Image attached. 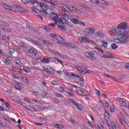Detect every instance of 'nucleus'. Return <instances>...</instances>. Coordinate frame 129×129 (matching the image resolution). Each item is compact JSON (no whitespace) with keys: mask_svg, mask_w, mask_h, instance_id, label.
<instances>
[{"mask_svg":"<svg viewBox=\"0 0 129 129\" xmlns=\"http://www.w3.org/2000/svg\"><path fill=\"white\" fill-rule=\"evenodd\" d=\"M42 62H43V63H46V64H47V63H49V59L43 58Z\"/></svg>","mask_w":129,"mask_h":129,"instance_id":"29","label":"nucleus"},{"mask_svg":"<svg viewBox=\"0 0 129 129\" xmlns=\"http://www.w3.org/2000/svg\"><path fill=\"white\" fill-rule=\"evenodd\" d=\"M70 20L72 22V23H73V24H75V25H78L79 24V21H78V19L76 18H72Z\"/></svg>","mask_w":129,"mask_h":129,"instance_id":"14","label":"nucleus"},{"mask_svg":"<svg viewBox=\"0 0 129 129\" xmlns=\"http://www.w3.org/2000/svg\"><path fill=\"white\" fill-rule=\"evenodd\" d=\"M20 45L22 47H27V44L23 41L20 42Z\"/></svg>","mask_w":129,"mask_h":129,"instance_id":"36","label":"nucleus"},{"mask_svg":"<svg viewBox=\"0 0 129 129\" xmlns=\"http://www.w3.org/2000/svg\"><path fill=\"white\" fill-rule=\"evenodd\" d=\"M14 88H15V89H16L17 90H22V88H21V87H19V86H14Z\"/></svg>","mask_w":129,"mask_h":129,"instance_id":"43","label":"nucleus"},{"mask_svg":"<svg viewBox=\"0 0 129 129\" xmlns=\"http://www.w3.org/2000/svg\"><path fill=\"white\" fill-rule=\"evenodd\" d=\"M111 48L113 50H115L116 48H117V45L115 44V43H113L111 44Z\"/></svg>","mask_w":129,"mask_h":129,"instance_id":"27","label":"nucleus"},{"mask_svg":"<svg viewBox=\"0 0 129 129\" xmlns=\"http://www.w3.org/2000/svg\"><path fill=\"white\" fill-rule=\"evenodd\" d=\"M9 51L10 52V55H13L14 53H15V49H14L13 48H10L9 49Z\"/></svg>","mask_w":129,"mask_h":129,"instance_id":"30","label":"nucleus"},{"mask_svg":"<svg viewBox=\"0 0 129 129\" xmlns=\"http://www.w3.org/2000/svg\"><path fill=\"white\" fill-rule=\"evenodd\" d=\"M40 12L41 13V14H44L45 17H47L48 14L47 13V11H46V10L41 11Z\"/></svg>","mask_w":129,"mask_h":129,"instance_id":"32","label":"nucleus"},{"mask_svg":"<svg viewBox=\"0 0 129 129\" xmlns=\"http://www.w3.org/2000/svg\"><path fill=\"white\" fill-rule=\"evenodd\" d=\"M92 4H96L97 0H89Z\"/></svg>","mask_w":129,"mask_h":129,"instance_id":"57","label":"nucleus"},{"mask_svg":"<svg viewBox=\"0 0 129 129\" xmlns=\"http://www.w3.org/2000/svg\"><path fill=\"white\" fill-rule=\"evenodd\" d=\"M26 28H27L29 30V31L33 30V28L31 27V26L29 24H26Z\"/></svg>","mask_w":129,"mask_h":129,"instance_id":"35","label":"nucleus"},{"mask_svg":"<svg viewBox=\"0 0 129 129\" xmlns=\"http://www.w3.org/2000/svg\"><path fill=\"white\" fill-rule=\"evenodd\" d=\"M82 42L84 43L85 44H87V43H92L93 45H94V44H95L94 41L89 39L88 37H82Z\"/></svg>","mask_w":129,"mask_h":129,"instance_id":"8","label":"nucleus"},{"mask_svg":"<svg viewBox=\"0 0 129 129\" xmlns=\"http://www.w3.org/2000/svg\"><path fill=\"white\" fill-rule=\"evenodd\" d=\"M104 115L105 117H107V118H109V114H108L107 111H105Z\"/></svg>","mask_w":129,"mask_h":129,"instance_id":"34","label":"nucleus"},{"mask_svg":"<svg viewBox=\"0 0 129 129\" xmlns=\"http://www.w3.org/2000/svg\"><path fill=\"white\" fill-rule=\"evenodd\" d=\"M95 32V28L93 27H90L84 30V34L85 37H89L91 35L94 34Z\"/></svg>","mask_w":129,"mask_h":129,"instance_id":"3","label":"nucleus"},{"mask_svg":"<svg viewBox=\"0 0 129 129\" xmlns=\"http://www.w3.org/2000/svg\"><path fill=\"white\" fill-rule=\"evenodd\" d=\"M55 126H57V127L58 128H64V126L61 125V124H55L54 125Z\"/></svg>","mask_w":129,"mask_h":129,"instance_id":"28","label":"nucleus"},{"mask_svg":"<svg viewBox=\"0 0 129 129\" xmlns=\"http://www.w3.org/2000/svg\"><path fill=\"white\" fill-rule=\"evenodd\" d=\"M48 71L49 74H54L55 73V71H54V69H52L51 68H49Z\"/></svg>","mask_w":129,"mask_h":129,"instance_id":"22","label":"nucleus"},{"mask_svg":"<svg viewBox=\"0 0 129 129\" xmlns=\"http://www.w3.org/2000/svg\"><path fill=\"white\" fill-rule=\"evenodd\" d=\"M25 39L29 42H32V40H33V39L28 37H25Z\"/></svg>","mask_w":129,"mask_h":129,"instance_id":"41","label":"nucleus"},{"mask_svg":"<svg viewBox=\"0 0 129 129\" xmlns=\"http://www.w3.org/2000/svg\"><path fill=\"white\" fill-rule=\"evenodd\" d=\"M30 4H32V5H35V4H37L38 5V3H39L37 0H30Z\"/></svg>","mask_w":129,"mask_h":129,"instance_id":"21","label":"nucleus"},{"mask_svg":"<svg viewBox=\"0 0 129 129\" xmlns=\"http://www.w3.org/2000/svg\"><path fill=\"white\" fill-rule=\"evenodd\" d=\"M29 53L31 54H33V55H37V52L36 50H34L33 48H30L28 50Z\"/></svg>","mask_w":129,"mask_h":129,"instance_id":"17","label":"nucleus"},{"mask_svg":"<svg viewBox=\"0 0 129 129\" xmlns=\"http://www.w3.org/2000/svg\"><path fill=\"white\" fill-rule=\"evenodd\" d=\"M71 9H72L71 11H73V12H74L75 13H76L77 14H79V15H81L82 14V12L81 11L79 10V9L74 7H71Z\"/></svg>","mask_w":129,"mask_h":129,"instance_id":"11","label":"nucleus"},{"mask_svg":"<svg viewBox=\"0 0 129 129\" xmlns=\"http://www.w3.org/2000/svg\"><path fill=\"white\" fill-rule=\"evenodd\" d=\"M79 25H81V26H85V23L82 22H79Z\"/></svg>","mask_w":129,"mask_h":129,"instance_id":"61","label":"nucleus"},{"mask_svg":"<svg viewBox=\"0 0 129 129\" xmlns=\"http://www.w3.org/2000/svg\"><path fill=\"white\" fill-rule=\"evenodd\" d=\"M76 106H77L78 109H80V110H81V105H79V104L77 103Z\"/></svg>","mask_w":129,"mask_h":129,"instance_id":"42","label":"nucleus"},{"mask_svg":"<svg viewBox=\"0 0 129 129\" xmlns=\"http://www.w3.org/2000/svg\"><path fill=\"white\" fill-rule=\"evenodd\" d=\"M78 71H79V72H80V73H84V71L83 70H82V68L80 67H79V70Z\"/></svg>","mask_w":129,"mask_h":129,"instance_id":"38","label":"nucleus"},{"mask_svg":"<svg viewBox=\"0 0 129 129\" xmlns=\"http://www.w3.org/2000/svg\"><path fill=\"white\" fill-rule=\"evenodd\" d=\"M55 54L56 55H58V56H59V57H61V56H62V54L61 53H60L59 52H58V51H55Z\"/></svg>","mask_w":129,"mask_h":129,"instance_id":"50","label":"nucleus"},{"mask_svg":"<svg viewBox=\"0 0 129 129\" xmlns=\"http://www.w3.org/2000/svg\"><path fill=\"white\" fill-rule=\"evenodd\" d=\"M62 8L66 10H69L70 11L71 10V9H70V8H69L68 7H67V6L64 5L63 6H62Z\"/></svg>","mask_w":129,"mask_h":129,"instance_id":"45","label":"nucleus"},{"mask_svg":"<svg viewBox=\"0 0 129 129\" xmlns=\"http://www.w3.org/2000/svg\"><path fill=\"white\" fill-rule=\"evenodd\" d=\"M81 128L82 129H88V128L86 126H85L84 125H81Z\"/></svg>","mask_w":129,"mask_h":129,"instance_id":"55","label":"nucleus"},{"mask_svg":"<svg viewBox=\"0 0 129 129\" xmlns=\"http://www.w3.org/2000/svg\"><path fill=\"white\" fill-rule=\"evenodd\" d=\"M37 7L41 8L42 10H43L44 11H47V9H48V5L47 4H45L44 2H40L39 3H37Z\"/></svg>","mask_w":129,"mask_h":129,"instance_id":"7","label":"nucleus"},{"mask_svg":"<svg viewBox=\"0 0 129 129\" xmlns=\"http://www.w3.org/2000/svg\"><path fill=\"white\" fill-rule=\"evenodd\" d=\"M97 50H98V51H99L100 52H101L102 53H104V51H103V49H101V48H97Z\"/></svg>","mask_w":129,"mask_h":129,"instance_id":"59","label":"nucleus"},{"mask_svg":"<svg viewBox=\"0 0 129 129\" xmlns=\"http://www.w3.org/2000/svg\"><path fill=\"white\" fill-rule=\"evenodd\" d=\"M95 4L102 9H104V10H108V7H107V6H108V4H107L106 2L103 3L97 0V2Z\"/></svg>","mask_w":129,"mask_h":129,"instance_id":"6","label":"nucleus"},{"mask_svg":"<svg viewBox=\"0 0 129 129\" xmlns=\"http://www.w3.org/2000/svg\"><path fill=\"white\" fill-rule=\"evenodd\" d=\"M26 108H27V109H28V110H31V109H32V106H27Z\"/></svg>","mask_w":129,"mask_h":129,"instance_id":"62","label":"nucleus"},{"mask_svg":"<svg viewBox=\"0 0 129 129\" xmlns=\"http://www.w3.org/2000/svg\"><path fill=\"white\" fill-rule=\"evenodd\" d=\"M105 106L106 107H109V104H108V102L107 101L105 102Z\"/></svg>","mask_w":129,"mask_h":129,"instance_id":"51","label":"nucleus"},{"mask_svg":"<svg viewBox=\"0 0 129 129\" xmlns=\"http://www.w3.org/2000/svg\"><path fill=\"white\" fill-rule=\"evenodd\" d=\"M23 4H30V2L28 0H21Z\"/></svg>","mask_w":129,"mask_h":129,"instance_id":"40","label":"nucleus"},{"mask_svg":"<svg viewBox=\"0 0 129 129\" xmlns=\"http://www.w3.org/2000/svg\"><path fill=\"white\" fill-rule=\"evenodd\" d=\"M86 73H89L90 74H94V72H93L92 71H88L85 72L84 74H86Z\"/></svg>","mask_w":129,"mask_h":129,"instance_id":"39","label":"nucleus"},{"mask_svg":"<svg viewBox=\"0 0 129 129\" xmlns=\"http://www.w3.org/2000/svg\"><path fill=\"white\" fill-rule=\"evenodd\" d=\"M77 93L78 94H80V95H82V92H83V90H79L78 91H76Z\"/></svg>","mask_w":129,"mask_h":129,"instance_id":"44","label":"nucleus"},{"mask_svg":"<svg viewBox=\"0 0 129 129\" xmlns=\"http://www.w3.org/2000/svg\"><path fill=\"white\" fill-rule=\"evenodd\" d=\"M17 103H18V104H20V105H23V101H22L20 100H18V101H17Z\"/></svg>","mask_w":129,"mask_h":129,"instance_id":"48","label":"nucleus"},{"mask_svg":"<svg viewBox=\"0 0 129 129\" xmlns=\"http://www.w3.org/2000/svg\"><path fill=\"white\" fill-rule=\"evenodd\" d=\"M18 9L19 10V11H20V12H24V13H27V12H28V11L26 9H24L23 7L20 6L18 7Z\"/></svg>","mask_w":129,"mask_h":129,"instance_id":"18","label":"nucleus"},{"mask_svg":"<svg viewBox=\"0 0 129 129\" xmlns=\"http://www.w3.org/2000/svg\"><path fill=\"white\" fill-rule=\"evenodd\" d=\"M50 36L51 38H53L54 39H56L58 41L57 43L61 45V46H66V47H70V48H73V49H75L76 50H78L79 48L77 46L72 44L71 43L64 42H65V39H63L62 37L55 34H51Z\"/></svg>","mask_w":129,"mask_h":129,"instance_id":"2","label":"nucleus"},{"mask_svg":"<svg viewBox=\"0 0 129 129\" xmlns=\"http://www.w3.org/2000/svg\"><path fill=\"white\" fill-rule=\"evenodd\" d=\"M2 5L3 7H4V8H5V9H7V8H9V9H7L8 11H14V8L9 6V5H8V4L3 3L2 4Z\"/></svg>","mask_w":129,"mask_h":129,"instance_id":"12","label":"nucleus"},{"mask_svg":"<svg viewBox=\"0 0 129 129\" xmlns=\"http://www.w3.org/2000/svg\"><path fill=\"white\" fill-rule=\"evenodd\" d=\"M119 104L120 106H121V107H127V105L126 104L125 102H124V101H123V100L121 98H120L119 100Z\"/></svg>","mask_w":129,"mask_h":129,"instance_id":"10","label":"nucleus"},{"mask_svg":"<svg viewBox=\"0 0 129 129\" xmlns=\"http://www.w3.org/2000/svg\"><path fill=\"white\" fill-rule=\"evenodd\" d=\"M57 25H64V22L63 21H55V23L52 24H48V26L50 27H52V28H55V26H57Z\"/></svg>","mask_w":129,"mask_h":129,"instance_id":"9","label":"nucleus"},{"mask_svg":"<svg viewBox=\"0 0 129 129\" xmlns=\"http://www.w3.org/2000/svg\"><path fill=\"white\" fill-rule=\"evenodd\" d=\"M47 32H50V31H51V29L50 28V26L49 25L47 26Z\"/></svg>","mask_w":129,"mask_h":129,"instance_id":"64","label":"nucleus"},{"mask_svg":"<svg viewBox=\"0 0 129 129\" xmlns=\"http://www.w3.org/2000/svg\"><path fill=\"white\" fill-rule=\"evenodd\" d=\"M49 68H46L45 67H43V70H44V71H45V72H46V73H49Z\"/></svg>","mask_w":129,"mask_h":129,"instance_id":"37","label":"nucleus"},{"mask_svg":"<svg viewBox=\"0 0 129 129\" xmlns=\"http://www.w3.org/2000/svg\"><path fill=\"white\" fill-rule=\"evenodd\" d=\"M45 2L48 3V4H50V5H52V6H54V7H55L56 4H57V1L56 0H50L49 1L45 0Z\"/></svg>","mask_w":129,"mask_h":129,"instance_id":"13","label":"nucleus"},{"mask_svg":"<svg viewBox=\"0 0 129 129\" xmlns=\"http://www.w3.org/2000/svg\"><path fill=\"white\" fill-rule=\"evenodd\" d=\"M98 53L95 51H92L91 53L86 52L85 53V56L88 57V58H90V59H92V60H94V59H96V57Z\"/></svg>","mask_w":129,"mask_h":129,"instance_id":"4","label":"nucleus"},{"mask_svg":"<svg viewBox=\"0 0 129 129\" xmlns=\"http://www.w3.org/2000/svg\"><path fill=\"white\" fill-rule=\"evenodd\" d=\"M55 96H56V97H59V98H61V97H63V95H62V94H60V93H56L55 94Z\"/></svg>","mask_w":129,"mask_h":129,"instance_id":"33","label":"nucleus"},{"mask_svg":"<svg viewBox=\"0 0 129 129\" xmlns=\"http://www.w3.org/2000/svg\"><path fill=\"white\" fill-rule=\"evenodd\" d=\"M58 28H59L60 30H64V28L63 27V26L58 25L57 26Z\"/></svg>","mask_w":129,"mask_h":129,"instance_id":"52","label":"nucleus"},{"mask_svg":"<svg viewBox=\"0 0 129 129\" xmlns=\"http://www.w3.org/2000/svg\"><path fill=\"white\" fill-rule=\"evenodd\" d=\"M5 106H4V107H5L6 108H7L6 109H5V110H10V107L9 106H11L10 105H9L8 104V103H7L6 104H5V105H4Z\"/></svg>","mask_w":129,"mask_h":129,"instance_id":"23","label":"nucleus"},{"mask_svg":"<svg viewBox=\"0 0 129 129\" xmlns=\"http://www.w3.org/2000/svg\"><path fill=\"white\" fill-rule=\"evenodd\" d=\"M127 28V24L126 23H121L118 25L117 28H116L112 30V32L115 36L120 38L122 42V41H124L125 37H126V35H124V32H127L125 31Z\"/></svg>","mask_w":129,"mask_h":129,"instance_id":"1","label":"nucleus"},{"mask_svg":"<svg viewBox=\"0 0 129 129\" xmlns=\"http://www.w3.org/2000/svg\"><path fill=\"white\" fill-rule=\"evenodd\" d=\"M16 64H17V65H20V64H21V60H16Z\"/></svg>","mask_w":129,"mask_h":129,"instance_id":"60","label":"nucleus"},{"mask_svg":"<svg viewBox=\"0 0 129 129\" xmlns=\"http://www.w3.org/2000/svg\"><path fill=\"white\" fill-rule=\"evenodd\" d=\"M97 35L98 37H99L100 38H103L104 37V35L102 33H99V32H97Z\"/></svg>","mask_w":129,"mask_h":129,"instance_id":"24","label":"nucleus"},{"mask_svg":"<svg viewBox=\"0 0 129 129\" xmlns=\"http://www.w3.org/2000/svg\"><path fill=\"white\" fill-rule=\"evenodd\" d=\"M13 7H15V8H16V9H19V7H20V5L13 4Z\"/></svg>","mask_w":129,"mask_h":129,"instance_id":"63","label":"nucleus"},{"mask_svg":"<svg viewBox=\"0 0 129 129\" xmlns=\"http://www.w3.org/2000/svg\"><path fill=\"white\" fill-rule=\"evenodd\" d=\"M66 93L69 94V96H73V94L71 93H70L68 91H67L66 92Z\"/></svg>","mask_w":129,"mask_h":129,"instance_id":"58","label":"nucleus"},{"mask_svg":"<svg viewBox=\"0 0 129 129\" xmlns=\"http://www.w3.org/2000/svg\"><path fill=\"white\" fill-rule=\"evenodd\" d=\"M43 43L46 46H53V43H51L47 40H43Z\"/></svg>","mask_w":129,"mask_h":129,"instance_id":"15","label":"nucleus"},{"mask_svg":"<svg viewBox=\"0 0 129 129\" xmlns=\"http://www.w3.org/2000/svg\"><path fill=\"white\" fill-rule=\"evenodd\" d=\"M21 79H22L23 82L26 83V84H29V80L27 79L26 77H21Z\"/></svg>","mask_w":129,"mask_h":129,"instance_id":"16","label":"nucleus"},{"mask_svg":"<svg viewBox=\"0 0 129 129\" xmlns=\"http://www.w3.org/2000/svg\"><path fill=\"white\" fill-rule=\"evenodd\" d=\"M50 15L52 18L53 21L54 22H63V20L61 18H59V15L57 13H54L53 12H50Z\"/></svg>","mask_w":129,"mask_h":129,"instance_id":"5","label":"nucleus"},{"mask_svg":"<svg viewBox=\"0 0 129 129\" xmlns=\"http://www.w3.org/2000/svg\"><path fill=\"white\" fill-rule=\"evenodd\" d=\"M104 58H112V56H111V55L109 54L108 55H105Z\"/></svg>","mask_w":129,"mask_h":129,"instance_id":"53","label":"nucleus"},{"mask_svg":"<svg viewBox=\"0 0 129 129\" xmlns=\"http://www.w3.org/2000/svg\"><path fill=\"white\" fill-rule=\"evenodd\" d=\"M96 94L97 96H100V92L98 90H96Z\"/></svg>","mask_w":129,"mask_h":129,"instance_id":"54","label":"nucleus"},{"mask_svg":"<svg viewBox=\"0 0 129 129\" xmlns=\"http://www.w3.org/2000/svg\"><path fill=\"white\" fill-rule=\"evenodd\" d=\"M57 83H58V82H57L56 81H53L52 82V84H53V85H58V84H57Z\"/></svg>","mask_w":129,"mask_h":129,"instance_id":"47","label":"nucleus"},{"mask_svg":"<svg viewBox=\"0 0 129 129\" xmlns=\"http://www.w3.org/2000/svg\"><path fill=\"white\" fill-rule=\"evenodd\" d=\"M5 32L6 33H11V32H12V30L10 28H8V29L5 30Z\"/></svg>","mask_w":129,"mask_h":129,"instance_id":"46","label":"nucleus"},{"mask_svg":"<svg viewBox=\"0 0 129 129\" xmlns=\"http://www.w3.org/2000/svg\"><path fill=\"white\" fill-rule=\"evenodd\" d=\"M118 38H119V39H116L114 40V41L115 43H122V44H124L123 42H122V40L121 39V38L120 37H119L118 36H117Z\"/></svg>","mask_w":129,"mask_h":129,"instance_id":"20","label":"nucleus"},{"mask_svg":"<svg viewBox=\"0 0 129 129\" xmlns=\"http://www.w3.org/2000/svg\"><path fill=\"white\" fill-rule=\"evenodd\" d=\"M31 43L34 44V45H36V46H38L39 47L41 45V43L35 41L34 39L31 40Z\"/></svg>","mask_w":129,"mask_h":129,"instance_id":"19","label":"nucleus"},{"mask_svg":"<svg viewBox=\"0 0 129 129\" xmlns=\"http://www.w3.org/2000/svg\"><path fill=\"white\" fill-rule=\"evenodd\" d=\"M60 17L63 19H67V18H68V15H67L66 14H63V15H61Z\"/></svg>","mask_w":129,"mask_h":129,"instance_id":"31","label":"nucleus"},{"mask_svg":"<svg viewBox=\"0 0 129 129\" xmlns=\"http://www.w3.org/2000/svg\"><path fill=\"white\" fill-rule=\"evenodd\" d=\"M0 25H2V26H4L6 27H8L9 26V24L4 22V21H2V20H0Z\"/></svg>","mask_w":129,"mask_h":129,"instance_id":"25","label":"nucleus"},{"mask_svg":"<svg viewBox=\"0 0 129 129\" xmlns=\"http://www.w3.org/2000/svg\"><path fill=\"white\" fill-rule=\"evenodd\" d=\"M54 60H56L58 63H60V64H61V65L63 66V63H64L63 61L60 60L59 58H57L56 57L54 58Z\"/></svg>","mask_w":129,"mask_h":129,"instance_id":"26","label":"nucleus"},{"mask_svg":"<svg viewBox=\"0 0 129 129\" xmlns=\"http://www.w3.org/2000/svg\"><path fill=\"white\" fill-rule=\"evenodd\" d=\"M88 123L89 125H90V126H91V127H93V124H92V122H88Z\"/></svg>","mask_w":129,"mask_h":129,"instance_id":"56","label":"nucleus"},{"mask_svg":"<svg viewBox=\"0 0 129 129\" xmlns=\"http://www.w3.org/2000/svg\"><path fill=\"white\" fill-rule=\"evenodd\" d=\"M53 100H54V102H55V103H59V102H60L59 101V100L56 98H54Z\"/></svg>","mask_w":129,"mask_h":129,"instance_id":"49","label":"nucleus"}]
</instances>
